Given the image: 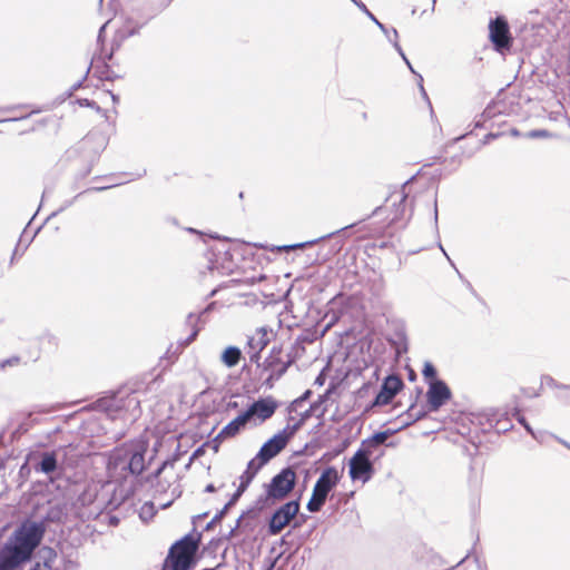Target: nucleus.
<instances>
[{"mask_svg": "<svg viewBox=\"0 0 570 570\" xmlns=\"http://www.w3.org/2000/svg\"><path fill=\"white\" fill-rule=\"evenodd\" d=\"M215 491H216V488L213 483L207 484L205 488V492H207V493H213Z\"/></svg>", "mask_w": 570, "mask_h": 570, "instance_id": "obj_63", "label": "nucleus"}, {"mask_svg": "<svg viewBox=\"0 0 570 570\" xmlns=\"http://www.w3.org/2000/svg\"><path fill=\"white\" fill-rule=\"evenodd\" d=\"M288 443V435L286 430L276 433L274 436L268 439L259 449L255 458H253L247 464L254 463L252 472L257 474L258 471L267 464L274 456H276Z\"/></svg>", "mask_w": 570, "mask_h": 570, "instance_id": "obj_4", "label": "nucleus"}, {"mask_svg": "<svg viewBox=\"0 0 570 570\" xmlns=\"http://www.w3.org/2000/svg\"><path fill=\"white\" fill-rule=\"evenodd\" d=\"M171 552H175L177 554H180V556H187L188 558H191L193 559V556L195 553H193L191 551H189V549L183 544V542H178L176 541L169 549Z\"/></svg>", "mask_w": 570, "mask_h": 570, "instance_id": "obj_38", "label": "nucleus"}, {"mask_svg": "<svg viewBox=\"0 0 570 570\" xmlns=\"http://www.w3.org/2000/svg\"><path fill=\"white\" fill-rule=\"evenodd\" d=\"M128 387L125 386L109 396L101 397L97 401V406L106 412L112 420L122 419L127 400Z\"/></svg>", "mask_w": 570, "mask_h": 570, "instance_id": "obj_12", "label": "nucleus"}, {"mask_svg": "<svg viewBox=\"0 0 570 570\" xmlns=\"http://www.w3.org/2000/svg\"><path fill=\"white\" fill-rule=\"evenodd\" d=\"M404 382L399 375H389L384 379L381 390L372 402V406L387 405L403 389Z\"/></svg>", "mask_w": 570, "mask_h": 570, "instance_id": "obj_13", "label": "nucleus"}, {"mask_svg": "<svg viewBox=\"0 0 570 570\" xmlns=\"http://www.w3.org/2000/svg\"><path fill=\"white\" fill-rule=\"evenodd\" d=\"M392 36H393V41L391 42L392 46L397 51V53L402 57L403 61L405 62V65L407 66L410 71L417 77L419 73L414 70V68L412 67L410 60L405 56L401 45L399 43V32H397V30L395 28H392Z\"/></svg>", "mask_w": 570, "mask_h": 570, "instance_id": "obj_33", "label": "nucleus"}, {"mask_svg": "<svg viewBox=\"0 0 570 570\" xmlns=\"http://www.w3.org/2000/svg\"><path fill=\"white\" fill-rule=\"evenodd\" d=\"M177 541L183 542V544L186 546L189 549V551L195 553L198 549L199 537L194 538L191 534H186L185 537H183L181 539H179Z\"/></svg>", "mask_w": 570, "mask_h": 570, "instance_id": "obj_36", "label": "nucleus"}, {"mask_svg": "<svg viewBox=\"0 0 570 570\" xmlns=\"http://www.w3.org/2000/svg\"><path fill=\"white\" fill-rule=\"evenodd\" d=\"M39 553H40L41 558L43 559V562L41 563V568L43 570H51L52 569V562L57 558V552L52 548L43 547L39 551Z\"/></svg>", "mask_w": 570, "mask_h": 570, "instance_id": "obj_32", "label": "nucleus"}, {"mask_svg": "<svg viewBox=\"0 0 570 570\" xmlns=\"http://www.w3.org/2000/svg\"><path fill=\"white\" fill-rule=\"evenodd\" d=\"M305 422L303 420H298L297 422H295L293 425H292V432H297L304 424Z\"/></svg>", "mask_w": 570, "mask_h": 570, "instance_id": "obj_60", "label": "nucleus"}, {"mask_svg": "<svg viewBox=\"0 0 570 570\" xmlns=\"http://www.w3.org/2000/svg\"><path fill=\"white\" fill-rule=\"evenodd\" d=\"M316 407H317V403L311 404L309 409H307L305 412H303L301 414L299 419L303 420L304 422H306V420H308L312 416V413L315 411Z\"/></svg>", "mask_w": 570, "mask_h": 570, "instance_id": "obj_49", "label": "nucleus"}, {"mask_svg": "<svg viewBox=\"0 0 570 570\" xmlns=\"http://www.w3.org/2000/svg\"><path fill=\"white\" fill-rule=\"evenodd\" d=\"M268 356H285L282 345H274L271 348Z\"/></svg>", "mask_w": 570, "mask_h": 570, "instance_id": "obj_51", "label": "nucleus"}, {"mask_svg": "<svg viewBox=\"0 0 570 570\" xmlns=\"http://www.w3.org/2000/svg\"><path fill=\"white\" fill-rule=\"evenodd\" d=\"M507 112L508 108L504 100L492 101L485 107L480 118L474 121V128H487L488 121Z\"/></svg>", "mask_w": 570, "mask_h": 570, "instance_id": "obj_18", "label": "nucleus"}, {"mask_svg": "<svg viewBox=\"0 0 570 570\" xmlns=\"http://www.w3.org/2000/svg\"><path fill=\"white\" fill-rule=\"evenodd\" d=\"M253 465H254L253 462H252V464H247L246 470L243 472V474L239 478L240 482H239V485H238L237 490L234 493H232L230 499L224 505V508L222 510H219L214 515V518L207 523V525L205 527V530H209V529H212L214 527V524L220 522L223 520V518L226 515V513L228 512V510L233 505H235L237 503V501L239 500L242 494L246 491V489L249 487V484L252 483V481L256 476V474H254L252 472V466Z\"/></svg>", "mask_w": 570, "mask_h": 570, "instance_id": "obj_9", "label": "nucleus"}, {"mask_svg": "<svg viewBox=\"0 0 570 570\" xmlns=\"http://www.w3.org/2000/svg\"><path fill=\"white\" fill-rule=\"evenodd\" d=\"M138 389L128 387L127 400L122 420L135 422L141 414V400L138 395Z\"/></svg>", "mask_w": 570, "mask_h": 570, "instance_id": "obj_17", "label": "nucleus"}, {"mask_svg": "<svg viewBox=\"0 0 570 570\" xmlns=\"http://www.w3.org/2000/svg\"><path fill=\"white\" fill-rule=\"evenodd\" d=\"M284 430H286V435H288V440L296 433L292 432V425H287Z\"/></svg>", "mask_w": 570, "mask_h": 570, "instance_id": "obj_64", "label": "nucleus"}, {"mask_svg": "<svg viewBox=\"0 0 570 570\" xmlns=\"http://www.w3.org/2000/svg\"><path fill=\"white\" fill-rule=\"evenodd\" d=\"M395 337L392 343L395 346V352L397 355H401L403 353L407 352V336L403 328L395 331Z\"/></svg>", "mask_w": 570, "mask_h": 570, "instance_id": "obj_31", "label": "nucleus"}, {"mask_svg": "<svg viewBox=\"0 0 570 570\" xmlns=\"http://www.w3.org/2000/svg\"><path fill=\"white\" fill-rule=\"evenodd\" d=\"M208 445V443H204L200 446H198L189 458V464L193 463V461L199 456H202L205 453V448Z\"/></svg>", "mask_w": 570, "mask_h": 570, "instance_id": "obj_46", "label": "nucleus"}, {"mask_svg": "<svg viewBox=\"0 0 570 570\" xmlns=\"http://www.w3.org/2000/svg\"><path fill=\"white\" fill-rule=\"evenodd\" d=\"M357 8L362 12H364L366 14V17L379 27V29L384 33V36L391 43L393 41L392 28H387L384 23L379 21L377 18L367 9V7L365 6V3L363 1L357 3Z\"/></svg>", "mask_w": 570, "mask_h": 570, "instance_id": "obj_27", "label": "nucleus"}, {"mask_svg": "<svg viewBox=\"0 0 570 570\" xmlns=\"http://www.w3.org/2000/svg\"><path fill=\"white\" fill-rule=\"evenodd\" d=\"M305 422L303 420H298L297 422H295L293 425H292V432H297L304 424Z\"/></svg>", "mask_w": 570, "mask_h": 570, "instance_id": "obj_61", "label": "nucleus"}, {"mask_svg": "<svg viewBox=\"0 0 570 570\" xmlns=\"http://www.w3.org/2000/svg\"><path fill=\"white\" fill-rule=\"evenodd\" d=\"M502 134L501 132H489L488 135L484 136L483 140H482V144L485 145L488 144L490 140L492 139H497L498 137H500Z\"/></svg>", "mask_w": 570, "mask_h": 570, "instance_id": "obj_55", "label": "nucleus"}, {"mask_svg": "<svg viewBox=\"0 0 570 570\" xmlns=\"http://www.w3.org/2000/svg\"><path fill=\"white\" fill-rule=\"evenodd\" d=\"M396 432H399V430H395V429L394 430L387 429L384 431L376 432L372 436L362 441L360 448L367 449L372 452L377 446L384 444L387 441V439L390 436H392L393 434H395Z\"/></svg>", "mask_w": 570, "mask_h": 570, "instance_id": "obj_19", "label": "nucleus"}, {"mask_svg": "<svg viewBox=\"0 0 570 570\" xmlns=\"http://www.w3.org/2000/svg\"><path fill=\"white\" fill-rule=\"evenodd\" d=\"M422 373H423L424 377H425L426 380H429V382H430V381H434V380H439V379L436 377V374H438L436 368H435V367H434V365H433L432 363H430V362H425V364H424V366H423V370H422Z\"/></svg>", "mask_w": 570, "mask_h": 570, "instance_id": "obj_40", "label": "nucleus"}, {"mask_svg": "<svg viewBox=\"0 0 570 570\" xmlns=\"http://www.w3.org/2000/svg\"><path fill=\"white\" fill-rule=\"evenodd\" d=\"M109 464L132 475H139L145 470V450L136 445L117 448L111 453Z\"/></svg>", "mask_w": 570, "mask_h": 570, "instance_id": "obj_2", "label": "nucleus"}, {"mask_svg": "<svg viewBox=\"0 0 570 570\" xmlns=\"http://www.w3.org/2000/svg\"><path fill=\"white\" fill-rule=\"evenodd\" d=\"M489 37L495 51L504 53L511 49L513 39L508 20L503 16L490 21Z\"/></svg>", "mask_w": 570, "mask_h": 570, "instance_id": "obj_5", "label": "nucleus"}, {"mask_svg": "<svg viewBox=\"0 0 570 570\" xmlns=\"http://www.w3.org/2000/svg\"><path fill=\"white\" fill-rule=\"evenodd\" d=\"M513 415L517 417L518 422L527 430V432L534 436V432L525 417L521 415L519 411H517Z\"/></svg>", "mask_w": 570, "mask_h": 570, "instance_id": "obj_42", "label": "nucleus"}, {"mask_svg": "<svg viewBox=\"0 0 570 570\" xmlns=\"http://www.w3.org/2000/svg\"><path fill=\"white\" fill-rule=\"evenodd\" d=\"M312 395V391L311 390H306L298 399H296L293 404H299L302 402H305L307 401Z\"/></svg>", "mask_w": 570, "mask_h": 570, "instance_id": "obj_52", "label": "nucleus"}, {"mask_svg": "<svg viewBox=\"0 0 570 570\" xmlns=\"http://www.w3.org/2000/svg\"><path fill=\"white\" fill-rule=\"evenodd\" d=\"M223 254H224V261L230 259L232 255L229 254V252L227 249L224 250ZM207 261H208L207 269L209 272L217 271L219 274H225L227 271L232 269L229 265L225 266V262H223L222 264H218V257L214 252L208 253Z\"/></svg>", "mask_w": 570, "mask_h": 570, "instance_id": "obj_25", "label": "nucleus"}, {"mask_svg": "<svg viewBox=\"0 0 570 570\" xmlns=\"http://www.w3.org/2000/svg\"><path fill=\"white\" fill-rule=\"evenodd\" d=\"M281 377H276L275 373L269 372L268 376L264 381V385L272 387L274 382L279 380Z\"/></svg>", "mask_w": 570, "mask_h": 570, "instance_id": "obj_53", "label": "nucleus"}, {"mask_svg": "<svg viewBox=\"0 0 570 570\" xmlns=\"http://www.w3.org/2000/svg\"><path fill=\"white\" fill-rule=\"evenodd\" d=\"M144 22H136L132 18H127L124 26L118 30L117 37L120 40H125L129 37H132L139 32V30L144 27Z\"/></svg>", "mask_w": 570, "mask_h": 570, "instance_id": "obj_24", "label": "nucleus"}, {"mask_svg": "<svg viewBox=\"0 0 570 570\" xmlns=\"http://www.w3.org/2000/svg\"><path fill=\"white\" fill-rule=\"evenodd\" d=\"M274 499L273 497H269L268 495V490L266 489V493L263 494V495H259L257 498V500L255 501V505L254 508L257 509L258 512H261L262 510H264L265 508L269 507L271 504L274 503Z\"/></svg>", "mask_w": 570, "mask_h": 570, "instance_id": "obj_35", "label": "nucleus"}, {"mask_svg": "<svg viewBox=\"0 0 570 570\" xmlns=\"http://www.w3.org/2000/svg\"><path fill=\"white\" fill-rule=\"evenodd\" d=\"M341 474L335 466H327L317 479L311 499L307 502V510L312 513L322 510L328 493L338 484Z\"/></svg>", "mask_w": 570, "mask_h": 570, "instance_id": "obj_3", "label": "nucleus"}, {"mask_svg": "<svg viewBox=\"0 0 570 570\" xmlns=\"http://www.w3.org/2000/svg\"><path fill=\"white\" fill-rule=\"evenodd\" d=\"M45 531L43 522H22L0 548V570L20 569L31 559Z\"/></svg>", "mask_w": 570, "mask_h": 570, "instance_id": "obj_1", "label": "nucleus"}, {"mask_svg": "<svg viewBox=\"0 0 570 570\" xmlns=\"http://www.w3.org/2000/svg\"><path fill=\"white\" fill-rule=\"evenodd\" d=\"M543 380L551 387H556V389H570V385L559 384L553 377H551L549 375L544 376Z\"/></svg>", "mask_w": 570, "mask_h": 570, "instance_id": "obj_45", "label": "nucleus"}, {"mask_svg": "<svg viewBox=\"0 0 570 570\" xmlns=\"http://www.w3.org/2000/svg\"><path fill=\"white\" fill-rule=\"evenodd\" d=\"M299 501L291 500L277 508L271 515L267 524V533L277 535L299 512Z\"/></svg>", "mask_w": 570, "mask_h": 570, "instance_id": "obj_6", "label": "nucleus"}, {"mask_svg": "<svg viewBox=\"0 0 570 570\" xmlns=\"http://www.w3.org/2000/svg\"><path fill=\"white\" fill-rule=\"evenodd\" d=\"M112 57V51L109 52L104 61H102V65L101 66H96L95 67V73L98 75V77L101 79V80H109V81H114L116 78H118V76L115 73L114 70L110 69V67L107 65L106 60H110Z\"/></svg>", "mask_w": 570, "mask_h": 570, "instance_id": "obj_29", "label": "nucleus"}, {"mask_svg": "<svg viewBox=\"0 0 570 570\" xmlns=\"http://www.w3.org/2000/svg\"><path fill=\"white\" fill-rule=\"evenodd\" d=\"M421 393H422V390L416 391V394H415L412 403L407 407V410L402 415H400V417L404 419V421H403L402 425L397 429L399 431L406 426L412 425L413 423L422 420L423 417H425L429 414V410H426L425 406L421 405L420 407H417V405H416V402H417Z\"/></svg>", "mask_w": 570, "mask_h": 570, "instance_id": "obj_16", "label": "nucleus"}, {"mask_svg": "<svg viewBox=\"0 0 570 570\" xmlns=\"http://www.w3.org/2000/svg\"><path fill=\"white\" fill-rule=\"evenodd\" d=\"M227 439V436H219V433L213 439L212 441V448L214 452H218L219 445L223 442V440Z\"/></svg>", "mask_w": 570, "mask_h": 570, "instance_id": "obj_50", "label": "nucleus"}, {"mask_svg": "<svg viewBox=\"0 0 570 570\" xmlns=\"http://www.w3.org/2000/svg\"><path fill=\"white\" fill-rule=\"evenodd\" d=\"M199 316H197L194 313H189L186 320L187 325L193 327L191 333L187 338L181 343L184 346L189 345L198 335L199 328L196 327V323L198 321Z\"/></svg>", "mask_w": 570, "mask_h": 570, "instance_id": "obj_34", "label": "nucleus"}, {"mask_svg": "<svg viewBox=\"0 0 570 570\" xmlns=\"http://www.w3.org/2000/svg\"><path fill=\"white\" fill-rule=\"evenodd\" d=\"M245 519H257L259 515V512L254 507L247 509L242 513Z\"/></svg>", "mask_w": 570, "mask_h": 570, "instance_id": "obj_48", "label": "nucleus"}, {"mask_svg": "<svg viewBox=\"0 0 570 570\" xmlns=\"http://www.w3.org/2000/svg\"><path fill=\"white\" fill-rule=\"evenodd\" d=\"M415 179V176H412L410 177L404 184H403V187H402V195H401V198H400V202L396 204L394 203L393 206L395 207L394 209V213H393V217H392V222H397L400 219L403 218L404 216V210H405V202L407 199V195L405 194L404 189L405 187L412 183L413 180Z\"/></svg>", "mask_w": 570, "mask_h": 570, "instance_id": "obj_28", "label": "nucleus"}, {"mask_svg": "<svg viewBox=\"0 0 570 570\" xmlns=\"http://www.w3.org/2000/svg\"><path fill=\"white\" fill-rule=\"evenodd\" d=\"M62 517V510L59 507H52L48 510L45 521L59 522Z\"/></svg>", "mask_w": 570, "mask_h": 570, "instance_id": "obj_39", "label": "nucleus"}, {"mask_svg": "<svg viewBox=\"0 0 570 570\" xmlns=\"http://www.w3.org/2000/svg\"><path fill=\"white\" fill-rule=\"evenodd\" d=\"M184 453L180 451V445H177V449L175 453L171 455V458L176 459V462H178Z\"/></svg>", "mask_w": 570, "mask_h": 570, "instance_id": "obj_62", "label": "nucleus"}, {"mask_svg": "<svg viewBox=\"0 0 570 570\" xmlns=\"http://www.w3.org/2000/svg\"><path fill=\"white\" fill-rule=\"evenodd\" d=\"M58 465L57 455L53 451L43 452L41 459L36 465V470L49 474L56 471Z\"/></svg>", "mask_w": 570, "mask_h": 570, "instance_id": "obj_23", "label": "nucleus"}, {"mask_svg": "<svg viewBox=\"0 0 570 570\" xmlns=\"http://www.w3.org/2000/svg\"><path fill=\"white\" fill-rule=\"evenodd\" d=\"M191 560L187 556H180L169 550L165 560V567L169 570H189Z\"/></svg>", "mask_w": 570, "mask_h": 570, "instance_id": "obj_22", "label": "nucleus"}, {"mask_svg": "<svg viewBox=\"0 0 570 570\" xmlns=\"http://www.w3.org/2000/svg\"><path fill=\"white\" fill-rule=\"evenodd\" d=\"M95 59H96V58H94V59H92L91 63H94ZM91 67H92V65H90V66L88 67V69H87V71H86L85 76H83L80 80H78L76 83H73V85L70 87V89H69V90H68V92H67V96H68V97H71V96H72V94H73L76 90H78V89L82 86V83H83V81L86 80V78H87V76H88V73H89V71H90V69H91Z\"/></svg>", "mask_w": 570, "mask_h": 570, "instance_id": "obj_41", "label": "nucleus"}, {"mask_svg": "<svg viewBox=\"0 0 570 570\" xmlns=\"http://www.w3.org/2000/svg\"><path fill=\"white\" fill-rule=\"evenodd\" d=\"M247 422L249 419L244 411L222 429L219 436H227V439L236 436Z\"/></svg>", "mask_w": 570, "mask_h": 570, "instance_id": "obj_20", "label": "nucleus"}, {"mask_svg": "<svg viewBox=\"0 0 570 570\" xmlns=\"http://www.w3.org/2000/svg\"><path fill=\"white\" fill-rule=\"evenodd\" d=\"M417 78H419V87H420L421 95L430 104L428 94H426V91H425V89L423 87V78H422L421 75H417Z\"/></svg>", "mask_w": 570, "mask_h": 570, "instance_id": "obj_54", "label": "nucleus"}, {"mask_svg": "<svg viewBox=\"0 0 570 570\" xmlns=\"http://www.w3.org/2000/svg\"><path fill=\"white\" fill-rule=\"evenodd\" d=\"M107 24H108V22L104 23L99 29L98 37H97L98 43H102V41H104V33H105Z\"/></svg>", "mask_w": 570, "mask_h": 570, "instance_id": "obj_58", "label": "nucleus"}, {"mask_svg": "<svg viewBox=\"0 0 570 570\" xmlns=\"http://www.w3.org/2000/svg\"><path fill=\"white\" fill-rule=\"evenodd\" d=\"M452 397V392L446 383L442 380H434L429 382L426 392V407L430 412H435L442 407Z\"/></svg>", "mask_w": 570, "mask_h": 570, "instance_id": "obj_11", "label": "nucleus"}, {"mask_svg": "<svg viewBox=\"0 0 570 570\" xmlns=\"http://www.w3.org/2000/svg\"><path fill=\"white\" fill-rule=\"evenodd\" d=\"M371 451L367 449H358L348 461V474L353 481H362L363 483L371 480L374 473V465L370 460Z\"/></svg>", "mask_w": 570, "mask_h": 570, "instance_id": "obj_7", "label": "nucleus"}, {"mask_svg": "<svg viewBox=\"0 0 570 570\" xmlns=\"http://www.w3.org/2000/svg\"><path fill=\"white\" fill-rule=\"evenodd\" d=\"M343 450H344V448H341V449L335 450L332 453H325L323 455V460L330 461L332 458H334L335 455H338L341 452H343Z\"/></svg>", "mask_w": 570, "mask_h": 570, "instance_id": "obj_57", "label": "nucleus"}, {"mask_svg": "<svg viewBox=\"0 0 570 570\" xmlns=\"http://www.w3.org/2000/svg\"><path fill=\"white\" fill-rule=\"evenodd\" d=\"M527 138H553L556 135L547 129H532L524 135Z\"/></svg>", "mask_w": 570, "mask_h": 570, "instance_id": "obj_37", "label": "nucleus"}, {"mask_svg": "<svg viewBox=\"0 0 570 570\" xmlns=\"http://www.w3.org/2000/svg\"><path fill=\"white\" fill-rule=\"evenodd\" d=\"M20 363L19 356H11L6 360L0 361V370L6 368L7 366H14Z\"/></svg>", "mask_w": 570, "mask_h": 570, "instance_id": "obj_43", "label": "nucleus"}, {"mask_svg": "<svg viewBox=\"0 0 570 570\" xmlns=\"http://www.w3.org/2000/svg\"><path fill=\"white\" fill-rule=\"evenodd\" d=\"M295 484L296 474L291 466H287L272 478L266 489L268 495L273 497L274 500H283L293 491Z\"/></svg>", "mask_w": 570, "mask_h": 570, "instance_id": "obj_8", "label": "nucleus"}, {"mask_svg": "<svg viewBox=\"0 0 570 570\" xmlns=\"http://www.w3.org/2000/svg\"><path fill=\"white\" fill-rule=\"evenodd\" d=\"M294 362L295 356L292 353H286L285 356H267L263 363V371L275 373L276 377H282Z\"/></svg>", "mask_w": 570, "mask_h": 570, "instance_id": "obj_15", "label": "nucleus"}, {"mask_svg": "<svg viewBox=\"0 0 570 570\" xmlns=\"http://www.w3.org/2000/svg\"><path fill=\"white\" fill-rule=\"evenodd\" d=\"M78 102H79L80 106L92 108L97 112H102V109L94 100H89V99L83 98V99H79Z\"/></svg>", "mask_w": 570, "mask_h": 570, "instance_id": "obj_44", "label": "nucleus"}, {"mask_svg": "<svg viewBox=\"0 0 570 570\" xmlns=\"http://www.w3.org/2000/svg\"><path fill=\"white\" fill-rule=\"evenodd\" d=\"M354 226H355V224H351L348 226L342 227L341 229H338V230H336L334 233H330V234H327L325 236H322V237H320L317 239L307 240V242H303V243L291 244V245L276 246L275 249L277 252H286V253H288L291 250H295V249H298V248H305L307 246H312V245L318 243L320 240H323L325 238H330V237H332L335 234L344 233V232H346L347 229H350V228H352Z\"/></svg>", "mask_w": 570, "mask_h": 570, "instance_id": "obj_21", "label": "nucleus"}, {"mask_svg": "<svg viewBox=\"0 0 570 570\" xmlns=\"http://www.w3.org/2000/svg\"><path fill=\"white\" fill-rule=\"evenodd\" d=\"M176 464V459L175 458H171L169 456L168 459H166L160 465L161 468L165 470L167 468H174V465Z\"/></svg>", "mask_w": 570, "mask_h": 570, "instance_id": "obj_56", "label": "nucleus"}, {"mask_svg": "<svg viewBox=\"0 0 570 570\" xmlns=\"http://www.w3.org/2000/svg\"><path fill=\"white\" fill-rule=\"evenodd\" d=\"M117 185H118L117 183H112V184H110V185H108V186H98V187H91V188H88V189H86V190H83V191H81V193L77 194L72 199L66 200V202L63 203V205H62L58 210L53 212V213L50 215V217H51V216H56L58 213H61V212H62V210H65L66 208L70 207V206L75 203V200H76V199H78L81 195H83V194H86V193H89V191H102V190H106V189L111 188V187L117 186Z\"/></svg>", "mask_w": 570, "mask_h": 570, "instance_id": "obj_30", "label": "nucleus"}, {"mask_svg": "<svg viewBox=\"0 0 570 570\" xmlns=\"http://www.w3.org/2000/svg\"><path fill=\"white\" fill-rule=\"evenodd\" d=\"M273 331L267 326L258 327L254 334L247 336L245 352L249 356L250 363L259 365L261 353L269 344Z\"/></svg>", "mask_w": 570, "mask_h": 570, "instance_id": "obj_10", "label": "nucleus"}, {"mask_svg": "<svg viewBox=\"0 0 570 570\" xmlns=\"http://www.w3.org/2000/svg\"><path fill=\"white\" fill-rule=\"evenodd\" d=\"M243 520H245V518L243 514H240L236 521L235 527L232 528L229 533L227 534V537H226L227 539L232 538L237 529L242 528L243 525H247V522L243 523Z\"/></svg>", "mask_w": 570, "mask_h": 570, "instance_id": "obj_47", "label": "nucleus"}, {"mask_svg": "<svg viewBox=\"0 0 570 570\" xmlns=\"http://www.w3.org/2000/svg\"><path fill=\"white\" fill-rule=\"evenodd\" d=\"M242 358V351L240 348H238L237 346H227L223 353H222V356H220V360L222 362L227 366V367H234L236 366L239 361Z\"/></svg>", "mask_w": 570, "mask_h": 570, "instance_id": "obj_26", "label": "nucleus"}, {"mask_svg": "<svg viewBox=\"0 0 570 570\" xmlns=\"http://www.w3.org/2000/svg\"><path fill=\"white\" fill-rule=\"evenodd\" d=\"M276 409L277 402L273 397L268 396L254 401L245 411V413L249 420L254 416H257L261 421H266L273 416Z\"/></svg>", "mask_w": 570, "mask_h": 570, "instance_id": "obj_14", "label": "nucleus"}, {"mask_svg": "<svg viewBox=\"0 0 570 570\" xmlns=\"http://www.w3.org/2000/svg\"><path fill=\"white\" fill-rule=\"evenodd\" d=\"M164 469L161 468V465H159V468L157 470H155L148 478L149 481L151 480H155V479H158L159 475L163 473Z\"/></svg>", "mask_w": 570, "mask_h": 570, "instance_id": "obj_59", "label": "nucleus"}]
</instances>
